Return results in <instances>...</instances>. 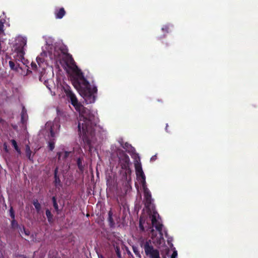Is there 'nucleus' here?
I'll list each match as a JSON object with an SVG mask.
<instances>
[{
	"instance_id": "15",
	"label": "nucleus",
	"mask_w": 258,
	"mask_h": 258,
	"mask_svg": "<svg viewBox=\"0 0 258 258\" xmlns=\"http://www.w3.org/2000/svg\"><path fill=\"white\" fill-rule=\"evenodd\" d=\"M27 118L28 116L26 113V110L25 108L23 107L21 114V120L22 122L24 123L25 121H26Z\"/></svg>"
},
{
	"instance_id": "34",
	"label": "nucleus",
	"mask_w": 258,
	"mask_h": 258,
	"mask_svg": "<svg viewBox=\"0 0 258 258\" xmlns=\"http://www.w3.org/2000/svg\"><path fill=\"white\" fill-rule=\"evenodd\" d=\"M55 178H56V179H55L56 182H57L58 181H59V179H58V180H57V179H56V170H55Z\"/></svg>"
},
{
	"instance_id": "32",
	"label": "nucleus",
	"mask_w": 258,
	"mask_h": 258,
	"mask_svg": "<svg viewBox=\"0 0 258 258\" xmlns=\"http://www.w3.org/2000/svg\"><path fill=\"white\" fill-rule=\"evenodd\" d=\"M45 85L50 90H51V88L50 87V85L48 84V82H45Z\"/></svg>"
},
{
	"instance_id": "14",
	"label": "nucleus",
	"mask_w": 258,
	"mask_h": 258,
	"mask_svg": "<svg viewBox=\"0 0 258 258\" xmlns=\"http://www.w3.org/2000/svg\"><path fill=\"white\" fill-rule=\"evenodd\" d=\"M70 153H71L70 152H67V151L58 153L57 155H58V159L60 160L61 158L62 159H66L69 156Z\"/></svg>"
},
{
	"instance_id": "13",
	"label": "nucleus",
	"mask_w": 258,
	"mask_h": 258,
	"mask_svg": "<svg viewBox=\"0 0 258 258\" xmlns=\"http://www.w3.org/2000/svg\"><path fill=\"white\" fill-rule=\"evenodd\" d=\"M135 168L137 172V174L138 175L142 176L143 180H145V175L142 169L141 165L139 163L135 164Z\"/></svg>"
},
{
	"instance_id": "35",
	"label": "nucleus",
	"mask_w": 258,
	"mask_h": 258,
	"mask_svg": "<svg viewBox=\"0 0 258 258\" xmlns=\"http://www.w3.org/2000/svg\"><path fill=\"white\" fill-rule=\"evenodd\" d=\"M55 178H56V179H55L56 182H57L58 181H59V179H58V180H57V179H56V170H55Z\"/></svg>"
},
{
	"instance_id": "27",
	"label": "nucleus",
	"mask_w": 258,
	"mask_h": 258,
	"mask_svg": "<svg viewBox=\"0 0 258 258\" xmlns=\"http://www.w3.org/2000/svg\"><path fill=\"white\" fill-rule=\"evenodd\" d=\"M49 147L50 150H52L54 148V143L52 141L49 142Z\"/></svg>"
},
{
	"instance_id": "28",
	"label": "nucleus",
	"mask_w": 258,
	"mask_h": 258,
	"mask_svg": "<svg viewBox=\"0 0 258 258\" xmlns=\"http://www.w3.org/2000/svg\"><path fill=\"white\" fill-rule=\"evenodd\" d=\"M10 216L12 217V218L14 219L15 218L14 212L12 208H11L10 210Z\"/></svg>"
},
{
	"instance_id": "12",
	"label": "nucleus",
	"mask_w": 258,
	"mask_h": 258,
	"mask_svg": "<svg viewBox=\"0 0 258 258\" xmlns=\"http://www.w3.org/2000/svg\"><path fill=\"white\" fill-rule=\"evenodd\" d=\"M66 12L62 8L56 9L55 10L54 14L56 19H61L64 16Z\"/></svg>"
},
{
	"instance_id": "10",
	"label": "nucleus",
	"mask_w": 258,
	"mask_h": 258,
	"mask_svg": "<svg viewBox=\"0 0 258 258\" xmlns=\"http://www.w3.org/2000/svg\"><path fill=\"white\" fill-rule=\"evenodd\" d=\"M119 143L122 148L125 149L126 151L128 152H133L135 151L134 148L130 144L126 142L124 143L122 139L119 140Z\"/></svg>"
},
{
	"instance_id": "16",
	"label": "nucleus",
	"mask_w": 258,
	"mask_h": 258,
	"mask_svg": "<svg viewBox=\"0 0 258 258\" xmlns=\"http://www.w3.org/2000/svg\"><path fill=\"white\" fill-rule=\"evenodd\" d=\"M26 154L27 157L30 160H32L31 154L32 152L31 151L30 148L28 145H26Z\"/></svg>"
},
{
	"instance_id": "20",
	"label": "nucleus",
	"mask_w": 258,
	"mask_h": 258,
	"mask_svg": "<svg viewBox=\"0 0 258 258\" xmlns=\"http://www.w3.org/2000/svg\"><path fill=\"white\" fill-rule=\"evenodd\" d=\"M33 205L37 210V212L39 213L41 210V207L38 201L37 200L34 201L33 202Z\"/></svg>"
},
{
	"instance_id": "5",
	"label": "nucleus",
	"mask_w": 258,
	"mask_h": 258,
	"mask_svg": "<svg viewBox=\"0 0 258 258\" xmlns=\"http://www.w3.org/2000/svg\"><path fill=\"white\" fill-rule=\"evenodd\" d=\"M27 44V38L22 36H18L16 38L15 50L22 58L25 54V47Z\"/></svg>"
},
{
	"instance_id": "30",
	"label": "nucleus",
	"mask_w": 258,
	"mask_h": 258,
	"mask_svg": "<svg viewBox=\"0 0 258 258\" xmlns=\"http://www.w3.org/2000/svg\"><path fill=\"white\" fill-rule=\"evenodd\" d=\"M139 227L140 228V229L142 230V231H144V227L143 226V225L142 224V222H141V220H140V225H139Z\"/></svg>"
},
{
	"instance_id": "7",
	"label": "nucleus",
	"mask_w": 258,
	"mask_h": 258,
	"mask_svg": "<svg viewBox=\"0 0 258 258\" xmlns=\"http://www.w3.org/2000/svg\"><path fill=\"white\" fill-rule=\"evenodd\" d=\"M59 127L60 125L56 121L53 122L48 121L45 124V130L50 133V136L52 138L55 137V134L57 133Z\"/></svg>"
},
{
	"instance_id": "3",
	"label": "nucleus",
	"mask_w": 258,
	"mask_h": 258,
	"mask_svg": "<svg viewBox=\"0 0 258 258\" xmlns=\"http://www.w3.org/2000/svg\"><path fill=\"white\" fill-rule=\"evenodd\" d=\"M71 83L87 104L95 102L97 90L93 84H90L89 82H71Z\"/></svg>"
},
{
	"instance_id": "9",
	"label": "nucleus",
	"mask_w": 258,
	"mask_h": 258,
	"mask_svg": "<svg viewBox=\"0 0 258 258\" xmlns=\"http://www.w3.org/2000/svg\"><path fill=\"white\" fill-rule=\"evenodd\" d=\"M115 252L118 258H121L120 249H123L125 247L123 242L121 240H118L113 244Z\"/></svg>"
},
{
	"instance_id": "17",
	"label": "nucleus",
	"mask_w": 258,
	"mask_h": 258,
	"mask_svg": "<svg viewBox=\"0 0 258 258\" xmlns=\"http://www.w3.org/2000/svg\"><path fill=\"white\" fill-rule=\"evenodd\" d=\"M46 215L48 219V222L51 223L53 221V215L51 214V212L48 209L46 210Z\"/></svg>"
},
{
	"instance_id": "1",
	"label": "nucleus",
	"mask_w": 258,
	"mask_h": 258,
	"mask_svg": "<svg viewBox=\"0 0 258 258\" xmlns=\"http://www.w3.org/2000/svg\"><path fill=\"white\" fill-rule=\"evenodd\" d=\"M45 42V46L42 48V52L36 57L38 68L35 63L32 62L31 66L32 70H37L41 77L53 75V68L47 62V52L50 58L59 61L68 74L74 79L85 81L82 72L75 64L72 56L67 52L64 47L59 46L51 37H46Z\"/></svg>"
},
{
	"instance_id": "11",
	"label": "nucleus",
	"mask_w": 258,
	"mask_h": 258,
	"mask_svg": "<svg viewBox=\"0 0 258 258\" xmlns=\"http://www.w3.org/2000/svg\"><path fill=\"white\" fill-rule=\"evenodd\" d=\"M144 195L146 200V205L147 207L149 208L152 202L151 195L147 189H145Z\"/></svg>"
},
{
	"instance_id": "21",
	"label": "nucleus",
	"mask_w": 258,
	"mask_h": 258,
	"mask_svg": "<svg viewBox=\"0 0 258 258\" xmlns=\"http://www.w3.org/2000/svg\"><path fill=\"white\" fill-rule=\"evenodd\" d=\"M19 232L20 234H25L26 236H28L29 235V231L28 230H26L24 227L21 228L20 227Z\"/></svg>"
},
{
	"instance_id": "36",
	"label": "nucleus",
	"mask_w": 258,
	"mask_h": 258,
	"mask_svg": "<svg viewBox=\"0 0 258 258\" xmlns=\"http://www.w3.org/2000/svg\"><path fill=\"white\" fill-rule=\"evenodd\" d=\"M124 248H126V250H127V253H128L129 255H131L132 256H133V255H132V253H131V251H130V250H128L127 249V248H126V247H125Z\"/></svg>"
},
{
	"instance_id": "2",
	"label": "nucleus",
	"mask_w": 258,
	"mask_h": 258,
	"mask_svg": "<svg viewBox=\"0 0 258 258\" xmlns=\"http://www.w3.org/2000/svg\"><path fill=\"white\" fill-rule=\"evenodd\" d=\"M67 96L70 98L72 104L79 113L78 121V131L82 137L84 142L90 146L95 140L94 126L97 119L95 113L80 104L76 96L71 91L67 92Z\"/></svg>"
},
{
	"instance_id": "6",
	"label": "nucleus",
	"mask_w": 258,
	"mask_h": 258,
	"mask_svg": "<svg viewBox=\"0 0 258 258\" xmlns=\"http://www.w3.org/2000/svg\"><path fill=\"white\" fill-rule=\"evenodd\" d=\"M143 247L146 254L150 258H160L159 251L154 248L150 240L145 242Z\"/></svg>"
},
{
	"instance_id": "25",
	"label": "nucleus",
	"mask_w": 258,
	"mask_h": 258,
	"mask_svg": "<svg viewBox=\"0 0 258 258\" xmlns=\"http://www.w3.org/2000/svg\"><path fill=\"white\" fill-rule=\"evenodd\" d=\"M108 215H109L108 220H109L110 224H113V219L112 218V214L111 211L109 212Z\"/></svg>"
},
{
	"instance_id": "8",
	"label": "nucleus",
	"mask_w": 258,
	"mask_h": 258,
	"mask_svg": "<svg viewBox=\"0 0 258 258\" xmlns=\"http://www.w3.org/2000/svg\"><path fill=\"white\" fill-rule=\"evenodd\" d=\"M119 162L122 169H127L129 168L130 165V158L129 157L124 153L120 154Z\"/></svg>"
},
{
	"instance_id": "38",
	"label": "nucleus",
	"mask_w": 258,
	"mask_h": 258,
	"mask_svg": "<svg viewBox=\"0 0 258 258\" xmlns=\"http://www.w3.org/2000/svg\"><path fill=\"white\" fill-rule=\"evenodd\" d=\"M51 84H54V82H50Z\"/></svg>"
},
{
	"instance_id": "22",
	"label": "nucleus",
	"mask_w": 258,
	"mask_h": 258,
	"mask_svg": "<svg viewBox=\"0 0 258 258\" xmlns=\"http://www.w3.org/2000/svg\"><path fill=\"white\" fill-rule=\"evenodd\" d=\"M77 165H78V166L79 168V169L81 170V171H83V168H84V166L82 164V159L81 158H79L77 160Z\"/></svg>"
},
{
	"instance_id": "26",
	"label": "nucleus",
	"mask_w": 258,
	"mask_h": 258,
	"mask_svg": "<svg viewBox=\"0 0 258 258\" xmlns=\"http://www.w3.org/2000/svg\"><path fill=\"white\" fill-rule=\"evenodd\" d=\"M11 224L13 228H16L18 226L17 223L16 222L14 219H13V220H12Z\"/></svg>"
},
{
	"instance_id": "23",
	"label": "nucleus",
	"mask_w": 258,
	"mask_h": 258,
	"mask_svg": "<svg viewBox=\"0 0 258 258\" xmlns=\"http://www.w3.org/2000/svg\"><path fill=\"white\" fill-rule=\"evenodd\" d=\"M133 251L134 252V253H135V254L139 257H141V254L138 249V248L135 246H133Z\"/></svg>"
},
{
	"instance_id": "31",
	"label": "nucleus",
	"mask_w": 258,
	"mask_h": 258,
	"mask_svg": "<svg viewBox=\"0 0 258 258\" xmlns=\"http://www.w3.org/2000/svg\"><path fill=\"white\" fill-rule=\"evenodd\" d=\"M4 149L5 151L6 152H9L8 146H7V144L6 143H4Z\"/></svg>"
},
{
	"instance_id": "24",
	"label": "nucleus",
	"mask_w": 258,
	"mask_h": 258,
	"mask_svg": "<svg viewBox=\"0 0 258 258\" xmlns=\"http://www.w3.org/2000/svg\"><path fill=\"white\" fill-rule=\"evenodd\" d=\"M52 201H53V207H54L55 210L56 211H58V205H57V204L56 203V201L55 198L54 197H53L52 198Z\"/></svg>"
},
{
	"instance_id": "29",
	"label": "nucleus",
	"mask_w": 258,
	"mask_h": 258,
	"mask_svg": "<svg viewBox=\"0 0 258 258\" xmlns=\"http://www.w3.org/2000/svg\"><path fill=\"white\" fill-rule=\"evenodd\" d=\"M177 256V252L176 250H174L170 258H176Z\"/></svg>"
},
{
	"instance_id": "33",
	"label": "nucleus",
	"mask_w": 258,
	"mask_h": 258,
	"mask_svg": "<svg viewBox=\"0 0 258 258\" xmlns=\"http://www.w3.org/2000/svg\"><path fill=\"white\" fill-rule=\"evenodd\" d=\"M168 29H169L168 26H165L162 28L163 31L166 30V31H168L167 30Z\"/></svg>"
},
{
	"instance_id": "19",
	"label": "nucleus",
	"mask_w": 258,
	"mask_h": 258,
	"mask_svg": "<svg viewBox=\"0 0 258 258\" xmlns=\"http://www.w3.org/2000/svg\"><path fill=\"white\" fill-rule=\"evenodd\" d=\"M9 64L12 69L15 70L17 72H19V71L21 70V68H19L14 62L12 61H10Z\"/></svg>"
},
{
	"instance_id": "18",
	"label": "nucleus",
	"mask_w": 258,
	"mask_h": 258,
	"mask_svg": "<svg viewBox=\"0 0 258 258\" xmlns=\"http://www.w3.org/2000/svg\"><path fill=\"white\" fill-rule=\"evenodd\" d=\"M11 142L13 145V146L14 147V148H15V149L16 150V151L19 153V154H21V150L20 149H19V148L18 147V145H17V143L16 142V141L15 140H12L11 141Z\"/></svg>"
},
{
	"instance_id": "4",
	"label": "nucleus",
	"mask_w": 258,
	"mask_h": 258,
	"mask_svg": "<svg viewBox=\"0 0 258 258\" xmlns=\"http://www.w3.org/2000/svg\"><path fill=\"white\" fill-rule=\"evenodd\" d=\"M149 215L152 221V225L158 231L157 232L155 231L153 227H150L149 228L151 231L150 237L154 243L155 244H161V240L163 239L161 232L162 225L160 223L159 214L152 207V210L150 211Z\"/></svg>"
},
{
	"instance_id": "37",
	"label": "nucleus",
	"mask_w": 258,
	"mask_h": 258,
	"mask_svg": "<svg viewBox=\"0 0 258 258\" xmlns=\"http://www.w3.org/2000/svg\"><path fill=\"white\" fill-rule=\"evenodd\" d=\"M3 27V24L0 23V30H1L2 29Z\"/></svg>"
}]
</instances>
